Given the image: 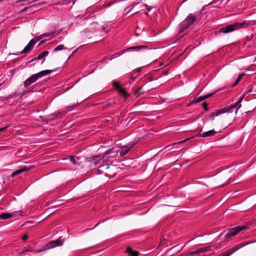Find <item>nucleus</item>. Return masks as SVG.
Returning <instances> with one entry per match:
<instances>
[{
    "label": "nucleus",
    "instance_id": "nucleus-1",
    "mask_svg": "<svg viewBox=\"0 0 256 256\" xmlns=\"http://www.w3.org/2000/svg\"><path fill=\"white\" fill-rule=\"evenodd\" d=\"M242 98L234 104L228 106L217 112H215L212 113V114L210 116V118H211L212 120H214V116H218L220 114L226 112L232 113L234 112V110H236V111L237 112L241 106L240 102L242 101Z\"/></svg>",
    "mask_w": 256,
    "mask_h": 256
},
{
    "label": "nucleus",
    "instance_id": "nucleus-2",
    "mask_svg": "<svg viewBox=\"0 0 256 256\" xmlns=\"http://www.w3.org/2000/svg\"><path fill=\"white\" fill-rule=\"evenodd\" d=\"M198 14H190L186 18L179 24V32H182L188 28L196 20Z\"/></svg>",
    "mask_w": 256,
    "mask_h": 256
},
{
    "label": "nucleus",
    "instance_id": "nucleus-3",
    "mask_svg": "<svg viewBox=\"0 0 256 256\" xmlns=\"http://www.w3.org/2000/svg\"><path fill=\"white\" fill-rule=\"evenodd\" d=\"M252 22L251 21H244L242 22H236L234 24H228L222 28L220 32L224 34L232 32L236 30L246 26L250 24Z\"/></svg>",
    "mask_w": 256,
    "mask_h": 256
},
{
    "label": "nucleus",
    "instance_id": "nucleus-4",
    "mask_svg": "<svg viewBox=\"0 0 256 256\" xmlns=\"http://www.w3.org/2000/svg\"><path fill=\"white\" fill-rule=\"evenodd\" d=\"M52 72L51 70H42L37 74H32V76L28 78L24 82L25 87H28L31 84L36 82L38 78L49 74Z\"/></svg>",
    "mask_w": 256,
    "mask_h": 256
},
{
    "label": "nucleus",
    "instance_id": "nucleus-5",
    "mask_svg": "<svg viewBox=\"0 0 256 256\" xmlns=\"http://www.w3.org/2000/svg\"><path fill=\"white\" fill-rule=\"evenodd\" d=\"M114 168H115L114 166L110 167L109 164H105L99 166L97 169V172L98 174H104L106 176H112V174H111L110 171Z\"/></svg>",
    "mask_w": 256,
    "mask_h": 256
},
{
    "label": "nucleus",
    "instance_id": "nucleus-6",
    "mask_svg": "<svg viewBox=\"0 0 256 256\" xmlns=\"http://www.w3.org/2000/svg\"><path fill=\"white\" fill-rule=\"evenodd\" d=\"M116 146H114L110 150H109L104 152V156H108V158H112L114 160H118L120 158V156L118 154V150Z\"/></svg>",
    "mask_w": 256,
    "mask_h": 256
},
{
    "label": "nucleus",
    "instance_id": "nucleus-7",
    "mask_svg": "<svg viewBox=\"0 0 256 256\" xmlns=\"http://www.w3.org/2000/svg\"><path fill=\"white\" fill-rule=\"evenodd\" d=\"M134 144L130 142L126 145L116 146L118 149V154L120 156V157L122 158L128 154L130 150L134 146Z\"/></svg>",
    "mask_w": 256,
    "mask_h": 256
},
{
    "label": "nucleus",
    "instance_id": "nucleus-8",
    "mask_svg": "<svg viewBox=\"0 0 256 256\" xmlns=\"http://www.w3.org/2000/svg\"><path fill=\"white\" fill-rule=\"evenodd\" d=\"M62 244L63 242L62 240L60 239H58L55 240H52L50 242L46 245H45L44 246V248L43 250H38L36 251V252H40L44 250L54 248L58 246H60L62 245Z\"/></svg>",
    "mask_w": 256,
    "mask_h": 256
},
{
    "label": "nucleus",
    "instance_id": "nucleus-9",
    "mask_svg": "<svg viewBox=\"0 0 256 256\" xmlns=\"http://www.w3.org/2000/svg\"><path fill=\"white\" fill-rule=\"evenodd\" d=\"M246 227L244 226H238L234 228L230 229L228 232L225 234L224 237L226 238H228L230 237L236 236L238 232L244 230Z\"/></svg>",
    "mask_w": 256,
    "mask_h": 256
},
{
    "label": "nucleus",
    "instance_id": "nucleus-10",
    "mask_svg": "<svg viewBox=\"0 0 256 256\" xmlns=\"http://www.w3.org/2000/svg\"><path fill=\"white\" fill-rule=\"evenodd\" d=\"M37 42H36L35 38L31 40L29 42L28 44L24 47V50L20 52L19 54H24L28 52L30 50L32 49L34 44Z\"/></svg>",
    "mask_w": 256,
    "mask_h": 256
},
{
    "label": "nucleus",
    "instance_id": "nucleus-11",
    "mask_svg": "<svg viewBox=\"0 0 256 256\" xmlns=\"http://www.w3.org/2000/svg\"><path fill=\"white\" fill-rule=\"evenodd\" d=\"M64 114L65 112L58 111L53 114L48 115L46 117L50 120H53L56 118H61Z\"/></svg>",
    "mask_w": 256,
    "mask_h": 256
},
{
    "label": "nucleus",
    "instance_id": "nucleus-12",
    "mask_svg": "<svg viewBox=\"0 0 256 256\" xmlns=\"http://www.w3.org/2000/svg\"><path fill=\"white\" fill-rule=\"evenodd\" d=\"M32 168V166H22L20 169L16 171L12 172L11 174V176H12V178H14L16 176H17V175L21 174L22 172L30 170Z\"/></svg>",
    "mask_w": 256,
    "mask_h": 256
},
{
    "label": "nucleus",
    "instance_id": "nucleus-13",
    "mask_svg": "<svg viewBox=\"0 0 256 256\" xmlns=\"http://www.w3.org/2000/svg\"><path fill=\"white\" fill-rule=\"evenodd\" d=\"M56 36V34H55V32H51L49 33H46L42 34L38 36H36L35 38L36 42H38L40 40L50 36V38L55 37Z\"/></svg>",
    "mask_w": 256,
    "mask_h": 256
},
{
    "label": "nucleus",
    "instance_id": "nucleus-14",
    "mask_svg": "<svg viewBox=\"0 0 256 256\" xmlns=\"http://www.w3.org/2000/svg\"><path fill=\"white\" fill-rule=\"evenodd\" d=\"M114 86L115 87L116 89H117L118 91V92L124 96V98H126L128 94L126 91V90L122 88L118 83L116 82H114Z\"/></svg>",
    "mask_w": 256,
    "mask_h": 256
},
{
    "label": "nucleus",
    "instance_id": "nucleus-15",
    "mask_svg": "<svg viewBox=\"0 0 256 256\" xmlns=\"http://www.w3.org/2000/svg\"><path fill=\"white\" fill-rule=\"evenodd\" d=\"M216 132L214 130H210L207 132H204L202 134H200L199 136L200 137L206 138L214 136L216 134Z\"/></svg>",
    "mask_w": 256,
    "mask_h": 256
},
{
    "label": "nucleus",
    "instance_id": "nucleus-16",
    "mask_svg": "<svg viewBox=\"0 0 256 256\" xmlns=\"http://www.w3.org/2000/svg\"><path fill=\"white\" fill-rule=\"evenodd\" d=\"M104 158V154L94 156L92 158V162L95 165L98 164Z\"/></svg>",
    "mask_w": 256,
    "mask_h": 256
},
{
    "label": "nucleus",
    "instance_id": "nucleus-17",
    "mask_svg": "<svg viewBox=\"0 0 256 256\" xmlns=\"http://www.w3.org/2000/svg\"><path fill=\"white\" fill-rule=\"evenodd\" d=\"M126 253L128 254V256H138V252L134 250L130 247L127 248Z\"/></svg>",
    "mask_w": 256,
    "mask_h": 256
},
{
    "label": "nucleus",
    "instance_id": "nucleus-18",
    "mask_svg": "<svg viewBox=\"0 0 256 256\" xmlns=\"http://www.w3.org/2000/svg\"><path fill=\"white\" fill-rule=\"evenodd\" d=\"M214 94V93L209 94L204 96H202L200 97H198L196 100V102H202L206 98H208L212 96Z\"/></svg>",
    "mask_w": 256,
    "mask_h": 256
},
{
    "label": "nucleus",
    "instance_id": "nucleus-19",
    "mask_svg": "<svg viewBox=\"0 0 256 256\" xmlns=\"http://www.w3.org/2000/svg\"><path fill=\"white\" fill-rule=\"evenodd\" d=\"M49 52H48V51H44L41 53H40L38 56H37L36 58H34L33 60H32V62L34 60H41L42 58H43L45 57L46 56H48V54Z\"/></svg>",
    "mask_w": 256,
    "mask_h": 256
},
{
    "label": "nucleus",
    "instance_id": "nucleus-20",
    "mask_svg": "<svg viewBox=\"0 0 256 256\" xmlns=\"http://www.w3.org/2000/svg\"><path fill=\"white\" fill-rule=\"evenodd\" d=\"M146 46H132L128 48V50L131 51L132 50H138L142 48H146Z\"/></svg>",
    "mask_w": 256,
    "mask_h": 256
},
{
    "label": "nucleus",
    "instance_id": "nucleus-21",
    "mask_svg": "<svg viewBox=\"0 0 256 256\" xmlns=\"http://www.w3.org/2000/svg\"><path fill=\"white\" fill-rule=\"evenodd\" d=\"M12 217V215L10 213H2L0 214V219L6 220Z\"/></svg>",
    "mask_w": 256,
    "mask_h": 256
},
{
    "label": "nucleus",
    "instance_id": "nucleus-22",
    "mask_svg": "<svg viewBox=\"0 0 256 256\" xmlns=\"http://www.w3.org/2000/svg\"><path fill=\"white\" fill-rule=\"evenodd\" d=\"M66 49V48L64 47V46L63 44H60L57 46L54 49V52H58L59 50H62Z\"/></svg>",
    "mask_w": 256,
    "mask_h": 256
},
{
    "label": "nucleus",
    "instance_id": "nucleus-23",
    "mask_svg": "<svg viewBox=\"0 0 256 256\" xmlns=\"http://www.w3.org/2000/svg\"><path fill=\"white\" fill-rule=\"evenodd\" d=\"M202 249H201V248H200L190 253V254L194 255V254H200V253H202Z\"/></svg>",
    "mask_w": 256,
    "mask_h": 256
},
{
    "label": "nucleus",
    "instance_id": "nucleus-24",
    "mask_svg": "<svg viewBox=\"0 0 256 256\" xmlns=\"http://www.w3.org/2000/svg\"><path fill=\"white\" fill-rule=\"evenodd\" d=\"M244 75V74H240L238 75V77L237 78L235 82V83H234L235 85L238 84L240 80L242 79V78Z\"/></svg>",
    "mask_w": 256,
    "mask_h": 256
},
{
    "label": "nucleus",
    "instance_id": "nucleus-25",
    "mask_svg": "<svg viewBox=\"0 0 256 256\" xmlns=\"http://www.w3.org/2000/svg\"><path fill=\"white\" fill-rule=\"evenodd\" d=\"M190 139V138H186L184 139V140H182V141H180L178 142H175L174 144H173V145H175V144H182L185 142H186L188 140Z\"/></svg>",
    "mask_w": 256,
    "mask_h": 256
},
{
    "label": "nucleus",
    "instance_id": "nucleus-26",
    "mask_svg": "<svg viewBox=\"0 0 256 256\" xmlns=\"http://www.w3.org/2000/svg\"><path fill=\"white\" fill-rule=\"evenodd\" d=\"M74 108V106H72L67 107L66 110V112L71 111Z\"/></svg>",
    "mask_w": 256,
    "mask_h": 256
},
{
    "label": "nucleus",
    "instance_id": "nucleus-27",
    "mask_svg": "<svg viewBox=\"0 0 256 256\" xmlns=\"http://www.w3.org/2000/svg\"><path fill=\"white\" fill-rule=\"evenodd\" d=\"M70 162L73 164H76V160L73 157L70 158Z\"/></svg>",
    "mask_w": 256,
    "mask_h": 256
},
{
    "label": "nucleus",
    "instance_id": "nucleus-28",
    "mask_svg": "<svg viewBox=\"0 0 256 256\" xmlns=\"http://www.w3.org/2000/svg\"><path fill=\"white\" fill-rule=\"evenodd\" d=\"M201 249H202V252H203L208 251L210 250V247L207 246V247L202 248Z\"/></svg>",
    "mask_w": 256,
    "mask_h": 256
},
{
    "label": "nucleus",
    "instance_id": "nucleus-29",
    "mask_svg": "<svg viewBox=\"0 0 256 256\" xmlns=\"http://www.w3.org/2000/svg\"><path fill=\"white\" fill-rule=\"evenodd\" d=\"M8 126H6L0 128V132L4 130L6 128H8Z\"/></svg>",
    "mask_w": 256,
    "mask_h": 256
},
{
    "label": "nucleus",
    "instance_id": "nucleus-30",
    "mask_svg": "<svg viewBox=\"0 0 256 256\" xmlns=\"http://www.w3.org/2000/svg\"><path fill=\"white\" fill-rule=\"evenodd\" d=\"M28 236H27V235H24V236H22V240H26L28 239Z\"/></svg>",
    "mask_w": 256,
    "mask_h": 256
},
{
    "label": "nucleus",
    "instance_id": "nucleus-31",
    "mask_svg": "<svg viewBox=\"0 0 256 256\" xmlns=\"http://www.w3.org/2000/svg\"><path fill=\"white\" fill-rule=\"evenodd\" d=\"M22 212V211L18 212L16 213V215H21V214H21V212Z\"/></svg>",
    "mask_w": 256,
    "mask_h": 256
},
{
    "label": "nucleus",
    "instance_id": "nucleus-32",
    "mask_svg": "<svg viewBox=\"0 0 256 256\" xmlns=\"http://www.w3.org/2000/svg\"><path fill=\"white\" fill-rule=\"evenodd\" d=\"M38 250H34V251L36 252ZM26 252H32V250H30V249H28V250H26Z\"/></svg>",
    "mask_w": 256,
    "mask_h": 256
},
{
    "label": "nucleus",
    "instance_id": "nucleus-33",
    "mask_svg": "<svg viewBox=\"0 0 256 256\" xmlns=\"http://www.w3.org/2000/svg\"><path fill=\"white\" fill-rule=\"evenodd\" d=\"M171 146H172L171 145L168 146H166V148H168V150H170V148L171 147Z\"/></svg>",
    "mask_w": 256,
    "mask_h": 256
},
{
    "label": "nucleus",
    "instance_id": "nucleus-34",
    "mask_svg": "<svg viewBox=\"0 0 256 256\" xmlns=\"http://www.w3.org/2000/svg\"><path fill=\"white\" fill-rule=\"evenodd\" d=\"M202 105H203V106H204V107H205V106H206V104L205 102L203 103V104H202Z\"/></svg>",
    "mask_w": 256,
    "mask_h": 256
},
{
    "label": "nucleus",
    "instance_id": "nucleus-35",
    "mask_svg": "<svg viewBox=\"0 0 256 256\" xmlns=\"http://www.w3.org/2000/svg\"><path fill=\"white\" fill-rule=\"evenodd\" d=\"M19 52H16V54H15V55H19V54H19Z\"/></svg>",
    "mask_w": 256,
    "mask_h": 256
},
{
    "label": "nucleus",
    "instance_id": "nucleus-36",
    "mask_svg": "<svg viewBox=\"0 0 256 256\" xmlns=\"http://www.w3.org/2000/svg\"><path fill=\"white\" fill-rule=\"evenodd\" d=\"M211 3L214 4V1H212Z\"/></svg>",
    "mask_w": 256,
    "mask_h": 256
},
{
    "label": "nucleus",
    "instance_id": "nucleus-37",
    "mask_svg": "<svg viewBox=\"0 0 256 256\" xmlns=\"http://www.w3.org/2000/svg\"><path fill=\"white\" fill-rule=\"evenodd\" d=\"M44 60H45V59L44 58V60L42 62V63H43L44 62Z\"/></svg>",
    "mask_w": 256,
    "mask_h": 256
}]
</instances>
